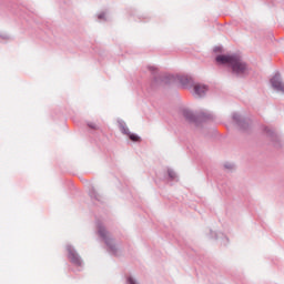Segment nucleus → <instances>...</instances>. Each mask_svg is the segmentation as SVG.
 Segmentation results:
<instances>
[{"mask_svg": "<svg viewBox=\"0 0 284 284\" xmlns=\"http://www.w3.org/2000/svg\"><path fill=\"white\" fill-rule=\"evenodd\" d=\"M216 62L222 65H230L235 74L247 72V64L239 55H217Z\"/></svg>", "mask_w": 284, "mask_h": 284, "instance_id": "nucleus-1", "label": "nucleus"}, {"mask_svg": "<svg viewBox=\"0 0 284 284\" xmlns=\"http://www.w3.org/2000/svg\"><path fill=\"white\" fill-rule=\"evenodd\" d=\"M271 84L274 88V90H277L278 92H284V84L281 81L280 75H275L271 79Z\"/></svg>", "mask_w": 284, "mask_h": 284, "instance_id": "nucleus-2", "label": "nucleus"}, {"mask_svg": "<svg viewBox=\"0 0 284 284\" xmlns=\"http://www.w3.org/2000/svg\"><path fill=\"white\" fill-rule=\"evenodd\" d=\"M69 260L74 265H81V257H79V254H77V251H74L72 247L68 248Z\"/></svg>", "mask_w": 284, "mask_h": 284, "instance_id": "nucleus-3", "label": "nucleus"}, {"mask_svg": "<svg viewBox=\"0 0 284 284\" xmlns=\"http://www.w3.org/2000/svg\"><path fill=\"white\" fill-rule=\"evenodd\" d=\"M193 90H194L196 97H203V94H205V92H207V87L197 83V84H194Z\"/></svg>", "mask_w": 284, "mask_h": 284, "instance_id": "nucleus-4", "label": "nucleus"}, {"mask_svg": "<svg viewBox=\"0 0 284 284\" xmlns=\"http://www.w3.org/2000/svg\"><path fill=\"white\" fill-rule=\"evenodd\" d=\"M122 132H123V134H128L129 139H130L131 141H133V143H139V142H141V136H139V135H136V134H134V133H130V129L123 128V129H122Z\"/></svg>", "mask_w": 284, "mask_h": 284, "instance_id": "nucleus-5", "label": "nucleus"}, {"mask_svg": "<svg viewBox=\"0 0 284 284\" xmlns=\"http://www.w3.org/2000/svg\"><path fill=\"white\" fill-rule=\"evenodd\" d=\"M99 234L100 236H102V239H105V236H108V231H105V229L103 227H100Z\"/></svg>", "mask_w": 284, "mask_h": 284, "instance_id": "nucleus-6", "label": "nucleus"}, {"mask_svg": "<svg viewBox=\"0 0 284 284\" xmlns=\"http://www.w3.org/2000/svg\"><path fill=\"white\" fill-rule=\"evenodd\" d=\"M179 80L185 85V82L187 81V78L180 77Z\"/></svg>", "mask_w": 284, "mask_h": 284, "instance_id": "nucleus-7", "label": "nucleus"}, {"mask_svg": "<svg viewBox=\"0 0 284 284\" xmlns=\"http://www.w3.org/2000/svg\"><path fill=\"white\" fill-rule=\"evenodd\" d=\"M129 283H130V284H136V282H135L134 278H132V277L129 278Z\"/></svg>", "mask_w": 284, "mask_h": 284, "instance_id": "nucleus-8", "label": "nucleus"}]
</instances>
